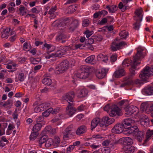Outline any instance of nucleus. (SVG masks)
I'll use <instances>...</instances> for the list:
<instances>
[{
    "label": "nucleus",
    "instance_id": "6ab92c4d",
    "mask_svg": "<svg viewBox=\"0 0 153 153\" xmlns=\"http://www.w3.org/2000/svg\"><path fill=\"white\" fill-rule=\"evenodd\" d=\"M125 73V71L123 68H119L114 72L113 76L115 78H118L124 76Z\"/></svg>",
    "mask_w": 153,
    "mask_h": 153
},
{
    "label": "nucleus",
    "instance_id": "49530a36",
    "mask_svg": "<svg viewBox=\"0 0 153 153\" xmlns=\"http://www.w3.org/2000/svg\"><path fill=\"white\" fill-rule=\"evenodd\" d=\"M94 55H92L88 57L85 59V61L87 63H91L93 62L95 58Z\"/></svg>",
    "mask_w": 153,
    "mask_h": 153
},
{
    "label": "nucleus",
    "instance_id": "8fccbe9b",
    "mask_svg": "<svg viewBox=\"0 0 153 153\" xmlns=\"http://www.w3.org/2000/svg\"><path fill=\"white\" fill-rule=\"evenodd\" d=\"M128 103V100H123L118 102V105L119 106H121L125 104L127 105Z\"/></svg>",
    "mask_w": 153,
    "mask_h": 153
},
{
    "label": "nucleus",
    "instance_id": "72a5a7b5",
    "mask_svg": "<svg viewBox=\"0 0 153 153\" xmlns=\"http://www.w3.org/2000/svg\"><path fill=\"white\" fill-rule=\"evenodd\" d=\"M42 126V125L41 123H38L33 126L32 131L38 132L40 130Z\"/></svg>",
    "mask_w": 153,
    "mask_h": 153
},
{
    "label": "nucleus",
    "instance_id": "e2e57ef3",
    "mask_svg": "<svg viewBox=\"0 0 153 153\" xmlns=\"http://www.w3.org/2000/svg\"><path fill=\"white\" fill-rule=\"evenodd\" d=\"M85 47V45L84 44H78L77 45H75V49H77L79 48V49H83V48Z\"/></svg>",
    "mask_w": 153,
    "mask_h": 153
},
{
    "label": "nucleus",
    "instance_id": "13d9d810",
    "mask_svg": "<svg viewBox=\"0 0 153 153\" xmlns=\"http://www.w3.org/2000/svg\"><path fill=\"white\" fill-rule=\"evenodd\" d=\"M74 147L73 145H70L67 148L66 151L67 153H70L73 150Z\"/></svg>",
    "mask_w": 153,
    "mask_h": 153
},
{
    "label": "nucleus",
    "instance_id": "603ef678",
    "mask_svg": "<svg viewBox=\"0 0 153 153\" xmlns=\"http://www.w3.org/2000/svg\"><path fill=\"white\" fill-rule=\"evenodd\" d=\"M117 57L116 54H112L111 56L110 60L111 62H114L117 60Z\"/></svg>",
    "mask_w": 153,
    "mask_h": 153
},
{
    "label": "nucleus",
    "instance_id": "cd10ccee",
    "mask_svg": "<svg viewBox=\"0 0 153 153\" xmlns=\"http://www.w3.org/2000/svg\"><path fill=\"white\" fill-rule=\"evenodd\" d=\"M10 28L4 29L1 32V37L5 39L8 38L9 36V32L10 30Z\"/></svg>",
    "mask_w": 153,
    "mask_h": 153
},
{
    "label": "nucleus",
    "instance_id": "5fc2aeb1",
    "mask_svg": "<svg viewBox=\"0 0 153 153\" xmlns=\"http://www.w3.org/2000/svg\"><path fill=\"white\" fill-rule=\"evenodd\" d=\"M19 11L22 16L25 15L26 13V9L24 7H21L19 8Z\"/></svg>",
    "mask_w": 153,
    "mask_h": 153
},
{
    "label": "nucleus",
    "instance_id": "79ce46f5",
    "mask_svg": "<svg viewBox=\"0 0 153 153\" xmlns=\"http://www.w3.org/2000/svg\"><path fill=\"white\" fill-rule=\"evenodd\" d=\"M55 139L54 142H53V146L55 147H57L60 142V138L57 136L54 137Z\"/></svg>",
    "mask_w": 153,
    "mask_h": 153
},
{
    "label": "nucleus",
    "instance_id": "5701e85b",
    "mask_svg": "<svg viewBox=\"0 0 153 153\" xmlns=\"http://www.w3.org/2000/svg\"><path fill=\"white\" fill-rule=\"evenodd\" d=\"M145 133L143 131H140L139 130L134 135L137 136V139L139 142H141L144 138Z\"/></svg>",
    "mask_w": 153,
    "mask_h": 153
},
{
    "label": "nucleus",
    "instance_id": "a211bd4d",
    "mask_svg": "<svg viewBox=\"0 0 153 153\" xmlns=\"http://www.w3.org/2000/svg\"><path fill=\"white\" fill-rule=\"evenodd\" d=\"M123 149L124 152L123 153H133L135 150V147L131 145L123 146Z\"/></svg>",
    "mask_w": 153,
    "mask_h": 153
},
{
    "label": "nucleus",
    "instance_id": "052dcab7",
    "mask_svg": "<svg viewBox=\"0 0 153 153\" xmlns=\"http://www.w3.org/2000/svg\"><path fill=\"white\" fill-rule=\"evenodd\" d=\"M89 21L88 19H84L82 22V25L83 27H87L89 24Z\"/></svg>",
    "mask_w": 153,
    "mask_h": 153
},
{
    "label": "nucleus",
    "instance_id": "423d86ee",
    "mask_svg": "<svg viewBox=\"0 0 153 153\" xmlns=\"http://www.w3.org/2000/svg\"><path fill=\"white\" fill-rule=\"evenodd\" d=\"M110 116L114 117L117 115L121 116L123 115L121 110L115 104L112 105L111 106L110 110L109 112Z\"/></svg>",
    "mask_w": 153,
    "mask_h": 153
},
{
    "label": "nucleus",
    "instance_id": "dca6fc26",
    "mask_svg": "<svg viewBox=\"0 0 153 153\" xmlns=\"http://www.w3.org/2000/svg\"><path fill=\"white\" fill-rule=\"evenodd\" d=\"M108 70L105 68H102L98 71L96 73L97 77L99 79H102L104 77L106 74L108 72Z\"/></svg>",
    "mask_w": 153,
    "mask_h": 153
},
{
    "label": "nucleus",
    "instance_id": "2eb2a0df",
    "mask_svg": "<svg viewBox=\"0 0 153 153\" xmlns=\"http://www.w3.org/2000/svg\"><path fill=\"white\" fill-rule=\"evenodd\" d=\"M69 22V20L68 18L64 19H61L58 21H56L54 23L57 24V27H59L61 26L64 27L67 25Z\"/></svg>",
    "mask_w": 153,
    "mask_h": 153
},
{
    "label": "nucleus",
    "instance_id": "1a4fd4ad",
    "mask_svg": "<svg viewBox=\"0 0 153 153\" xmlns=\"http://www.w3.org/2000/svg\"><path fill=\"white\" fill-rule=\"evenodd\" d=\"M68 102V105L66 109V113L70 117H71L75 113L76 109L74 107L73 103L69 102Z\"/></svg>",
    "mask_w": 153,
    "mask_h": 153
},
{
    "label": "nucleus",
    "instance_id": "6e6552de",
    "mask_svg": "<svg viewBox=\"0 0 153 153\" xmlns=\"http://www.w3.org/2000/svg\"><path fill=\"white\" fill-rule=\"evenodd\" d=\"M125 111V114L128 115V116H130L133 114H136L139 111L138 108L134 106L131 105L128 107L124 108Z\"/></svg>",
    "mask_w": 153,
    "mask_h": 153
},
{
    "label": "nucleus",
    "instance_id": "9b49d317",
    "mask_svg": "<svg viewBox=\"0 0 153 153\" xmlns=\"http://www.w3.org/2000/svg\"><path fill=\"white\" fill-rule=\"evenodd\" d=\"M123 126L121 123H117L114 126L111 131L112 132L116 134H120L123 132L124 131H123Z\"/></svg>",
    "mask_w": 153,
    "mask_h": 153
},
{
    "label": "nucleus",
    "instance_id": "c756f323",
    "mask_svg": "<svg viewBox=\"0 0 153 153\" xmlns=\"http://www.w3.org/2000/svg\"><path fill=\"white\" fill-rule=\"evenodd\" d=\"M144 91L145 94L148 95H153V86L146 87L144 89Z\"/></svg>",
    "mask_w": 153,
    "mask_h": 153
},
{
    "label": "nucleus",
    "instance_id": "4468645a",
    "mask_svg": "<svg viewBox=\"0 0 153 153\" xmlns=\"http://www.w3.org/2000/svg\"><path fill=\"white\" fill-rule=\"evenodd\" d=\"M139 130V129L137 126H134L132 125L129 130H125L123 134H133L134 135Z\"/></svg>",
    "mask_w": 153,
    "mask_h": 153
},
{
    "label": "nucleus",
    "instance_id": "20e7f679",
    "mask_svg": "<svg viewBox=\"0 0 153 153\" xmlns=\"http://www.w3.org/2000/svg\"><path fill=\"white\" fill-rule=\"evenodd\" d=\"M153 75V66L151 68L148 66L145 67L139 75V77L143 81H147L151 75Z\"/></svg>",
    "mask_w": 153,
    "mask_h": 153
},
{
    "label": "nucleus",
    "instance_id": "aec40b11",
    "mask_svg": "<svg viewBox=\"0 0 153 153\" xmlns=\"http://www.w3.org/2000/svg\"><path fill=\"white\" fill-rule=\"evenodd\" d=\"M122 144L124 146L131 145L133 143L132 139L128 137H126L122 138Z\"/></svg>",
    "mask_w": 153,
    "mask_h": 153
},
{
    "label": "nucleus",
    "instance_id": "39448f33",
    "mask_svg": "<svg viewBox=\"0 0 153 153\" xmlns=\"http://www.w3.org/2000/svg\"><path fill=\"white\" fill-rule=\"evenodd\" d=\"M69 64V62L67 60L63 61L56 68L55 73L57 74L63 73L68 68Z\"/></svg>",
    "mask_w": 153,
    "mask_h": 153
},
{
    "label": "nucleus",
    "instance_id": "69168bd1",
    "mask_svg": "<svg viewBox=\"0 0 153 153\" xmlns=\"http://www.w3.org/2000/svg\"><path fill=\"white\" fill-rule=\"evenodd\" d=\"M56 9V6L54 7H52L49 10L48 12V14L51 15L53 14L54 12H55Z\"/></svg>",
    "mask_w": 153,
    "mask_h": 153
},
{
    "label": "nucleus",
    "instance_id": "338daca9",
    "mask_svg": "<svg viewBox=\"0 0 153 153\" xmlns=\"http://www.w3.org/2000/svg\"><path fill=\"white\" fill-rule=\"evenodd\" d=\"M27 59V58L25 57H21L18 58V60L21 63L25 62Z\"/></svg>",
    "mask_w": 153,
    "mask_h": 153
},
{
    "label": "nucleus",
    "instance_id": "473e14b6",
    "mask_svg": "<svg viewBox=\"0 0 153 153\" xmlns=\"http://www.w3.org/2000/svg\"><path fill=\"white\" fill-rule=\"evenodd\" d=\"M42 82L43 84L47 85H50L52 83L51 79L48 77L44 78L42 80Z\"/></svg>",
    "mask_w": 153,
    "mask_h": 153
},
{
    "label": "nucleus",
    "instance_id": "b1692460",
    "mask_svg": "<svg viewBox=\"0 0 153 153\" xmlns=\"http://www.w3.org/2000/svg\"><path fill=\"white\" fill-rule=\"evenodd\" d=\"M88 92L86 89H83L81 90H78L77 93V96L79 98H82L86 96Z\"/></svg>",
    "mask_w": 153,
    "mask_h": 153
},
{
    "label": "nucleus",
    "instance_id": "a878e982",
    "mask_svg": "<svg viewBox=\"0 0 153 153\" xmlns=\"http://www.w3.org/2000/svg\"><path fill=\"white\" fill-rule=\"evenodd\" d=\"M65 52V49H64L62 47H60L56 52V55L57 57H61L64 54Z\"/></svg>",
    "mask_w": 153,
    "mask_h": 153
},
{
    "label": "nucleus",
    "instance_id": "4c0bfd02",
    "mask_svg": "<svg viewBox=\"0 0 153 153\" xmlns=\"http://www.w3.org/2000/svg\"><path fill=\"white\" fill-rule=\"evenodd\" d=\"M122 138H121L118 140L114 141L113 142L111 143L110 144V147L112 148L116 144L119 143L122 144Z\"/></svg>",
    "mask_w": 153,
    "mask_h": 153
},
{
    "label": "nucleus",
    "instance_id": "393cba45",
    "mask_svg": "<svg viewBox=\"0 0 153 153\" xmlns=\"http://www.w3.org/2000/svg\"><path fill=\"white\" fill-rule=\"evenodd\" d=\"M86 128L84 126H79L77 129L76 133V134L80 135L81 134L85 133L86 132Z\"/></svg>",
    "mask_w": 153,
    "mask_h": 153
},
{
    "label": "nucleus",
    "instance_id": "7c9ffc66",
    "mask_svg": "<svg viewBox=\"0 0 153 153\" xmlns=\"http://www.w3.org/2000/svg\"><path fill=\"white\" fill-rule=\"evenodd\" d=\"M106 8L108 9L110 13H115L118 9L117 7L115 5H113L110 6L109 5H107Z\"/></svg>",
    "mask_w": 153,
    "mask_h": 153
},
{
    "label": "nucleus",
    "instance_id": "bb28decb",
    "mask_svg": "<svg viewBox=\"0 0 153 153\" xmlns=\"http://www.w3.org/2000/svg\"><path fill=\"white\" fill-rule=\"evenodd\" d=\"M100 119L99 118H96L93 119L91 121V130L94 129L99 123Z\"/></svg>",
    "mask_w": 153,
    "mask_h": 153
},
{
    "label": "nucleus",
    "instance_id": "4be33fe9",
    "mask_svg": "<svg viewBox=\"0 0 153 153\" xmlns=\"http://www.w3.org/2000/svg\"><path fill=\"white\" fill-rule=\"evenodd\" d=\"M13 104V101L11 100H8L6 102H0V107H4L10 108Z\"/></svg>",
    "mask_w": 153,
    "mask_h": 153
},
{
    "label": "nucleus",
    "instance_id": "a18cd8bd",
    "mask_svg": "<svg viewBox=\"0 0 153 153\" xmlns=\"http://www.w3.org/2000/svg\"><path fill=\"white\" fill-rule=\"evenodd\" d=\"M152 135H153V130H150V129L148 130L146 133V140H147L150 138Z\"/></svg>",
    "mask_w": 153,
    "mask_h": 153
},
{
    "label": "nucleus",
    "instance_id": "6e6d98bb",
    "mask_svg": "<svg viewBox=\"0 0 153 153\" xmlns=\"http://www.w3.org/2000/svg\"><path fill=\"white\" fill-rule=\"evenodd\" d=\"M34 111L35 112L37 113L43 111V109L39 104L34 108Z\"/></svg>",
    "mask_w": 153,
    "mask_h": 153
},
{
    "label": "nucleus",
    "instance_id": "bf43d9fd",
    "mask_svg": "<svg viewBox=\"0 0 153 153\" xmlns=\"http://www.w3.org/2000/svg\"><path fill=\"white\" fill-rule=\"evenodd\" d=\"M94 39H93V36L91 38L88 39V41L85 42L87 45H90L92 44L94 41Z\"/></svg>",
    "mask_w": 153,
    "mask_h": 153
},
{
    "label": "nucleus",
    "instance_id": "de8ad7c7",
    "mask_svg": "<svg viewBox=\"0 0 153 153\" xmlns=\"http://www.w3.org/2000/svg\"><path fill=\"white\" fill-rule=\"evenodd\" d=\"M93 39H94L95 41H97L99 42L101 41L102 39V36L100 35H97L96 36H93Z\"/></svg>",
    "mask_w": 153,
    "mask_h": 153
},
{
    "label": "nucleus",
    "instance_id": "ddd939ff",
    "mask_svg": "<svg viewBox=\"0 0 153 153\" xmlns=\"http://www.w3.org/2000/svg\"><path fill=\"white\" fill-rule=\"evenodd\" d=\"M141 82L142 81L139 79H137L135 81L130 79L121 84L120 85V87H123L126 85H133L135 84L138 85L140 84Z\"/></svg>",
    "mask_w": 153,
    "mask_h": 153
},
{
    "label": "nucleus",
    "instance_id": "58836bf2",
    "mask_svg": "<svg viewBox=\"0 0 153 153\" xmlns=\"http://www.w3.org/2000/svg\"><path fill=\"white\" fill-rule=\"evenodd\" d=\"M23 48L25 51H29L30 49L31 48L32 46L29 43L25 42L23 44Z\"/></svg>",
    "mask_w": 153,
    "mask_h": 153
},
{
    "label": "nucleus",
    "instance_id": "c9c22d12",
    "mask_svg": "<svg viewBox=\"0 0 153 153\" xmlns=\"http://www.w3.org/2000/svg\"><path fill=\"white\" fill-rule=\"evenodd\" d=\"M53 146V140L51 138L47 139L45 144V146L47 147H49L52 145Z\"/></svg>",
    "mask_w": 153,
    "mask_h": 153
},
{
    "label": "nucleus",
    "instance_id": "c03bdc74",
    "mask_svg": "<svg viewBox=\"0 0 153 153\" xmlns=\"http://www.w3.org/2000/svg\"><path fill=\"white\" fill-rule=\"evenodd\" d=\"M43 111L47 109L50 106V104L49 103L45 102L40 104Z\"/></svg>",
    "mask_w": 153,
    "mask_h": 153
},
{
    "label": "nucleus",
    "instance_id": "ea45409f",
    "mask_svg": "<svg viewBox=\"0 0 153 153\" xmlns=\"http://www.w3.org/2000/svg\"><path fill=\"white\" fill-rule=\"evenodd\" d=\"M53 110V108H50L47 110L42 113V116L43 117H48L50 115L51 111Z\"/></svg>",
    "mask_w": 153,
    "mask_h": 153
},
{
    "label": "nucleus",
    "instance_id": "09e8293b",
    "mask_svg": "<svg viewBox=\"0 0 153 153\" xmlns=\"http://www.w3.org/2000/svg\"><path fill=\"white\" fill-rule=\"evenodd\" d=\"M105 119H106L105 118ZM106 119H102L99 122V125L101 127H106L108 126L107 124H106L105 123V121H106Z\"/></svg>",
    "mask_w": 153,
    "mask_h": 153
},
{
    "label": "nucleus",
    "instance_id": "2f4dec72",
    "mask_svg": "<svg viewBox=\"0 0 153 153\" xmlns=\"http://www.w3.org/2000/svg\"><path fill=\"white\" fill-rule=\"evenodd\" d=\"M132 61L128 59H125L123 62L122 63V66L123 67L124 66H127L128 67L129 65H131V68H131V65L133 63H131Z\"/></svg>",
    "mask_w": 153,
    "mask_h": 153
},
{
    "label": "nucleus",
    "instance_id": "f3484780",
    "mask_svg": "<svg viewBox=\"0 0 153 153\" xmlns=\"http://www.w3.org/2000/svg\"><path fill=\"white\" fill-rule=\"evenodd\" d=\"M68 38V36L64 34H61L57 36L56 39L57 41L62 43L65 42Z\"/></svg>",
    "mask_w": 153,
    "mask_h": 153
},
{
    "label": "nucleus",
    "instance_id": "f257e3e1",
    "mask_svg": "<svg viewBox=\"0 0 153 153\" xmlns=\"http://www.w3.org/2000/svg\"><path fill=\"white\" fill-rule=\"evenodd\" d=\"M143 49L140 47H138L137 49V53L133 57V61L131 65V68L130 69V71L132 75L135 74V71L137 66L140 64L141 59L144 57L143 53Z\"/></svg>",
    "mask_w": 153,
    "mask_h": 153
},
{
    "label": "nucleus",
    "instance_id": "4d7b16f0",
    "mask_svg": "<svg viewBox=\"0 0 153 153\" xmlns=\"http://www.w3.org/2000/svg\"><path fill=\"white\" fill-rule=\"evenodd\" d=\"M84 33L86 34L87 38H88L92 35L94 32L93 31H90L89 30H87L84 32Z\"/></svg>",
    "mask_w": 153,
    "mask_h": 153
},
{
    "label": "nucleus",
    "instance_id": "680f3d73",
    "mask_svg": "<svg viewBox=\"0 0 153 153\" xmlns=\"http://www.w3.org/2000/svg\"><path fill=\"white\" fill-rule=\"evenodd\" d=\"M60 110V108L59 107H57L54 109L53 108V110L51 111V113L53 114H55L58 113Z\"/></svg>",
    "mask_w": 153,
    "mask_h": 153
},
{
    "label": "nucleus",
    "instance_id": "3c124183",
    "mask_svg": "<svg viewBox=\"0 0 153 153\" xmlns=\"http://www.w3.org/2000/svg\"><path fill=\"white\" fill-rule=\"evenodd\" d=\"M18 80L21 82L24 81L25 77L24 74L22 73H20L19 74L18 76Z\"/></svg>",
    "mask_w": 153,
    "mask_h": 153
},
{
    "label": "nucleus",
    "instance_id": "412c9836",
    "mask_svg": "<svg viewBox=\"0 0 153 153\" xmlns=\"http://www.w3.org/2000/svg\"><path fill=\"white\" fill-rule=\"evenodd\" d=\"M149 105L148 104V102H143L140 105V110L143 112H145L147 113H149Z\"/></svg>",
    "mask_w": 153,
    "mask_h": 153
},
{
    "label": "nucleus",
    "instance_id": "f03ea898",
    "mask_svg": "<svg viewBox=\"0 0 153 153\" xmlns=\"http://www.w3.org/2000/svg\"><path fill=\"white\" fill-rule=\"evenodd\" d=\"M94 70L92 67L85 65L81 66L80 67L79 72L75 75V76L81 79H85L89 76Z\"/></svg>",
    "mask_w": 153,
    "mask_h": 153
},
{
    "label": "nucleus",
    "instance_id": "e433bc0d",
    "mask_svg": "<svg viewBox=\"0 0 153 153\" xmlns=\"http://www.w3.org/2000/svg\"><path fill=\"white\" fill-rule=\"evenodd\" d=\"M105 118H106V119L107 120H106V121H105V123L106 124H107L108 126L112 124L115 121V120L114 119L109 118L108 117H103L102 119H105Z\"/></svg>",
    "mask_w": 153,
    "mask_h": 153
},
{
    "label": "nucleus",
    "instance_id": "0e129e2a",
    "mask_svg": "<svg viewBox=\"0 0 153 153\" xmlns=\"http://www.w3.org/2000/svg\"><path fill=\"white\" fill-rule=\"evenodd\" d=\"M31 12L33 13H38L40 12L39 10L38 7H34L31 9Z\"/></svg>",
    "mask_w": 153,
    "mask_h": 153
},
{
    "label": "nucleus",
    "instance_id": "f8f14e48",
    "mask_svg": "<svg viewBox=\"0 0 153 153\" xmlns=\"http://www.w3.org/2000/svg\"><path fill=\"white\" fill-rule=\"evenodd\" d=\"M75 94L73 91H70L63 96V99L67 101L73 102L74 97Z\"/></svg>",
    "mask_w": 153,
    "mask_h": 153
},
{
    "label": "nucleus",
    "instance_id": "f704fd0d",
    "mask_svg": "<svg viewBox=\"0 0 153 153\" xmlns=\"http://www.w3.org/2000/svg\"><path fill=\"white\" fill-rule=\"evenodd\" d=\"M119 35L121 39H125L128 36V33L126 31L123 30L119 33Z\"/></svg>",
    "mask_w": 153,
    "mask_h": 153
},
{
    "label": "nucleus",
    "instance_id": "a19ab883",
    "mask_svg": "<svg viewBox=\"0 0 153 153\" xmlns=\"http://www.w3.org/2000/svg\"><path fill=\"white\" fill-rule=\"evenodd\" d=\"M39 135L38 132L33 131L31 134L30 137V140H34Z\"/></svg>",
    "mask_w": 153,
    "mask_h": 153
},
{
    "label": "nucleus",
    "instance_id": "774afa93",
    "mask_svg": "<svg viewBox=\"0 0 153 153\" xmlns=\"http://www.w3.org/2000/svg\"><path fill=\"white\" fill-rule=\"evenodd\" d=\"M149 120L148 119L146 118V119L144 120H142L141 122V124L142 125H144L147 126L149 124Z\"/></svg>",
    "mask_w": 153,
    "mask_h": 153
},
{
    "label": "nucleus",
    "instance_id": "0eeeda50",
    "mask_svg": "<svg viewBox=\"0 0 153 153\" xmlns=\"http://www.w3.org/2000/svg\"><path fill=\"white\" fill-rule=\"evenodd\" d=\"M111 48L114 51H117L122 49L124 47L127 46V43L123 41L118 42L116 41H114L111 44Z\"/></svg>",
    "mask_w": 153,
    "mask_h": 153
},
{
    "label": "nucleus",
    "instance_id": "37998d69",
    "mask_svg": "<svg viewBox=\"0 0 153 153\" xmlns=\"http://www.w3.org/2000/svg\"><path fill=\"white\" fill-rule=\"evenodd\" d=\"M76 10V6L74 5H72L69 6L68 8V10L69 11L68 13H71L74 12Z\"/></svg>",
    "mask_w": 153,
    "mask_h": 153
},
{
    "label": "nucleus",
    "instance_id": "7ed1b4c3",
    "mask_svg": "<svg viewBox=\"0 0 153 153\" xmlns=\"http://www.w3.org/2000/svg\"><path fill=\"white\" fill-rule=\"evenodd\" d=\"M143 10L141 9L136 10L134 12L135 15L134 16V20L136 22L133 24V28L135 30H138L140 28V22L143 19Z\"/></svg>",
    "mask_w": 153,
    "mask_h": 153
},
{
    "label": "nucleus",
    "instance_id": "9d476101",
    "mask_svg": "<svg viewBox=\"0 0 153 153\" xmlns=\"http://www.w3.org/2000/svg\"><path fill=\"white\" fill-rule=\"evenodd\" d=\"M134 122V120L131 118L125 119L123 120L121 123L123 126V128L129 130L130 127L132 126V124Z\"/></svg>",
    "mask_w": 153,
    "mask_h": 153
},
{
    "label": "nucleus",
    "instance_id": "864d4df0",
    "mask_svg": "<svg viewBox=\"0 0 153 153\" xmlns=\"http://www.w3.org/2000/svg\"><path fill=\"white\" fill-rule=\"evenodd\" d=\"M99 56L102 59V61L105 62L107 61L108 60L107 56L104 55H103L102 54H100L99 55Z\"/></svg>",
    "mask_w": 153,
    "mask_h": 153
},
{
    "label": "nucleus",
    "instance_id": "c85d7f7f",
    "mask_svg": "<svg viewBox=\"0 0 153 153\" xmlns=\"http://www.w3.org/2000/svg\"><path fill=\"white\" fill-rule=\"evenodd\" d=\"M45 133H44V131H43L41 134L43 135V136L41 137L39 140V146L41 147L42 145L44 143H46L47 139L46 136L45 135Z\"/></svg>",
    "mask_w": 153,
    "mask_h": 153
}]
</instances>
